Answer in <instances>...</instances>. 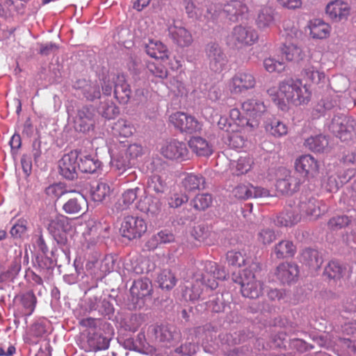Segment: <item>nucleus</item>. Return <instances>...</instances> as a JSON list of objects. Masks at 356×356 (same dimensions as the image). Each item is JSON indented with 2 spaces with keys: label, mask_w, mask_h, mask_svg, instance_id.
I'll list each match as a JSON object with an SVG mask.
<instances>
[{
  "label": "nucleus",
  "mask_w": 356,
  "mask_h": 356,
  "mask_svg": "<svg viewBox=\"0 0 356 356\" xmlns=\"http://www.w3.org/2000/svg\"><path fill=\"white\" fill-rule=\"evenodd\" d=\"M226 276V273L218 269L216 262H195L192 272L193 283L185 286L182 296L186 300H197L202 293L203 286L211 290L215 289L218 285L217 280H224Z\"/></svg>",
  "instance_id": "nucleus-1"
},
{
  "label": "nucleus",
  "mask_w": 356,
  "mask_h": 356,
  "mask_svg": "<svg viewBox=\"0 0 356 356\" xmlns=\"http://www.w3.org/2000/svg\"><path fill=\"white\" fill-rule=\"evenodd\" d=\"M268 93L282 111L287 110L290 106L307 104L312 95L307 85L299 79L292 78L280 81L278 88H269Z\"/></svg>",
  "instance_id": "nucleus-2"
},
{
  "label": "nucleus",
  "mask_w": 356,
  "mask_h": 356,
  "mask_svg": "<svg viewBox=\"0 0 356 356\" xmlns=\"http://www.w3.org/2000/svg\"><path fill=\"white\" fill-rule=\"evenodd\" d=\"M248 12L247 6L241 1L232 0L224 5H211L207 10L204 18L213 20L223 13L230 21L235 22L246 18Z\"/></svg>",
  "instance_id": "nucleus-3"
},
{
  "label": "nucleus",
  "mask_w": 356,
  "mask_h": 356,
  "mask_svg": "<svg viewBox=\"0 0 356 356\" xmlns=\"http://www.w3.org/2000/svg\"><path fill=\"white\" fill-rule=\"evenodd\" d=\"M259 268L257 263H252L244 269L239 276L234 279L241 285V291L244 297L257 298L262 293L263 283L256 279L255 271Z\"/></svg>",
  "instance_id": "nucleus-4"
},
{
  "label": "nucleus",
  "mask_w": 356,
  "mask_h": 356,
  "mask_svg": "<svg viewBox=\"0 0 356 356\" xmlns=\"http://www.w3.org/2000/svg\"><path fill=\"white\" fill-rule=\"evenodd\" d=\"M330 130L341 141L353 139L356 130V120L344 115H336L329 127Z\"/></svg>",
  "instance_id": "nucleus-5"
},
{
  "label": "nucleus",
  "mask_w": 356,
  "mask_h": 356,
  "mask_svg": "<svg viewBox=\"0 0 356 356\" xmlns=\"http://www.w3.org/2000/svg\"><path fill=\"white\" fill-rule=\"evenodd\" d=\"M147 229V225L145 219L129 215L123 218L120 231L123 237L134 240L140 238Z\"/></svg>",
  "instance_id": "nucleus-6"
},
{
  "label": "nucleus",
  "mask_w": 356,
  "mask_h": 356,
  "mask_svg": "<svg viewBox=\"0 0 356 356\" xmlns=\"http://www.w3.org/2000/svg\"><path fill=\"white\" fill-rule=\"evenodd\" d=\"M256 78L250 70L237 72L228 82V88L232 94H241L256 86Z\"/></svg>",
  "instance_id": "nucleus-7"
},
{
  "label": "nucleus",
  "mask_w": 356,
  "mask_h": 356,
  "mask_svg": "<svg viewBox=\"0 0 356 356\" xmlns=\"http://www.w3.org/2000/svg\"><path fill=\"white\" fill-rule=\"evenodd\" d=\"M259 38L256 30L251 26H236L228 37L229 42L235 46H251Z\"/></svg>",
  "instance_id": "nucleus-8"
},
{
  "label": "nucleus",
  "mask_w": 356,
  "mask_h": 356,
  "mask_svg": "<svg viewBox=\"0 0 356 356\" xmlns=\"http://www.w3.org/2000/svg\"><path fill=\"white\" fill-rule=\"evenodd\" d=\"M321 203L312 196L301 195L295 207L302 216L309 217L312 220H315L325 212L324 209L321 207Z\"/></svg>",
  "instance_id": "nucleus-9"
},
{
  "label": "nucleus",
  "mask_w": 356,
  "mask_h": 356,
  "mask_svg": "<svg viewBox=\"0 0 356 356\" xmlns=\"http://www.w3.org/2000/svg\"><path fill=\"white\" fill-rule=\"evenodd\" d=\"M169 120L182 132L193 134L202 129V124L195 118L183 112H176L172 114Z\"/></svg>",
  "instance_id": "nucleus-10"
},
{
  "label": "nucleus",
  "mask_w": 356,
  "mask_h": 356,
  "mask_svg": "<svg viewBox=\"0 0 356 356\" xmlns=\"http://www.w3.org/2000/svg\"><path fill=\"white\" fill-rule=\"evenodd\" d=\"M280 176L276 181L275 187L278 193L282 195H292L299 190L301 179L285 168L280 170Z\"/></svg>",
  "instance_id": "nucleus-11"
},
{
  "label": "nucleus",
  "mask_w": 356,
  "mask_h": 356,
  "mask_svg": "<svg viewBox=\"0 0 356 356\" xmlns=\"http://www.w3.org/2000/svg\"><path fill=\"white\" fill-rule=\"evenodd\" d=\"M60 175L67 179L73 180L77 177L79 170V154L76 151H72L64 154L58 161Z\"/></svg>",
  "instance_id": "nucleus-12"
},
{
  "label": "nucleus",
  "mask_w": 356,
  "mask_h": 356,
  "mask_svg": "<svg viewBox=\"0 0 356 356\" xmlns=\"http://www.w3.org/2000/svg\"><path fill=\"white\" fill-rule=\"evenodd\" d=\"M206 54L210 69L216 72H222L227 63V57L216 43H209L206 47Z\"/></svg>",
  "instance_id": "nucleus-13"
},
{
  "label": "nucleus",
  "mask_w": 356,
  "mask_h": 356,
  "mask_svg": "<svg viewBox=\"0 0 356 356\" xmlns=\"http://www.w3.org/2000/svg\"><path fill=\"white\" fill-rule=\"evenodd\" d=\"M149 333L165 346H172L179 339V332L172 325H152L149 327Z\"/></svg>",
  "instance_id": "nucleus-14"
},
{
  "label": "nucleus",
  "mask_w": 356,
  "mask_h": 356,
  "mask_svg": "<svg viewBox=\"0 0 356 356\" xmlns=\"http://www.w3.org/2000/svg\"><path fill=\"white\" fill-rule=\"evenodd\" d=\"M70 227L68 218L63 215H56L49 223L48 230L60 245L66 243L65 232Z\"/></svg>",
  "instance_id": "nucleus-15"
},
{
  "label": "nucleus",
  "mask_w": 356,
  "mask_h": 356,
  "mask_svg": "<svg viewBox=\"0 0 356 356\" xmlns=\"http://www.w3.org/2000/svg\"><path fill=\"white\" fill-rule=\"evenodd\" d=\"M233 195L238 200H248L250 198L265 197L270 195L268 189L254 186L251 184H241L237 185L232 191Z\"/></svg>",
  "instance_id": "nucleus-16"
},
{
  "label": "nucleus",
  "mask_w": 356,
  "mask_h": 356,
  "mask_svg": "<svg viewBox=\"0 0 356 356\" xmlns=\"http://www.w3.org/2000/svg\"><path fill=\"white\" fill-rule=\"evenodd\" d=\"M161 154L167 159L184 161L188 157V150L183 142L172 140L164 144L161 149Z\"/></svg>",
  "instance_id": "nucleus-17"
},
{
  "label": "nucleus",
  "mask_w": 356,
  "mask_h": 356,
  "mask_svg": "<svg viewBox=\"0 0 356 356\" xmlns=\"http://www.w3.org/2000/svg\"><path fill=\"white\" fill-rule=\"evenodd\" d=\"M168 33L173 42L181 47H188L193 42L190 31L178 23L174 22L169 26Z\"/></svg>",
  "instance_id": "nucleus-18"
},
{
  "label": "nucleus",
  "mask_w": 356,
  "mask_h": 356,
  "mask_svg": "<svg viewBox=\"0 0 356 356\" xmlns=\"http://www.w3.org/2000/svg\"><path fill=\"white\" fill-rule=\"evenodd\" d=\"M295 168L297 172L305 177H314L318 172L319 163L314 156L305 154L296 160Z\"/></svg>",
  "instance_id": "nucleus-19"
},
{
  "label": "nucleus",
  "mask_w": 356,
  "mask_h": 356,
  "mask_svg": "<svg viewBox=\"0 0 356 356\" xmlns=\"http://www.w3.org/2000/svg\"><path fill=\"white\" fill-rule=\"evenodd\" d=\"M350 10L348 3L341 0H334L327 4L325 13L332 20L340 22L348 18Z\"/></svg>",
  "instance_id": "nucleus-20"
},
{
  "label": "nucleus",
  "mask_w": 356,
  "mask_h": 356,
  "mask_svg": "<svg viewBox=\"0 0 356 356\" xmlns=\"http://www.w3.org/2000/svg\"><path fill=\"white\" fill-rule=\"evenodd\" d=\"M298 266L294 263L283 262L275 270V275L282 284L295 282L298 276Z\"/></svg>",
  "instance_id": "nucleus-21"
},
{
  "label": "nucleus",
  "mask_w": 356,
  "mask_h": 356,
  "mask_svg": "<svg viewBox=\"0 0 356 356\" xmlns=\"http://www.w3.org/2000/svg\"><path fill=\"white\" fill-rule=\"evenodd\" d=\"M140 188L136 187L124 191L113 206V210L120 212L131 208L134 204H136Z\"/></svg>",
  "instance_id": "nucleus-22"
},
{
  "label": "nucleus",
  "mask_w": 356,
  "mask_h": 356,
  "mask_svg": "<svg viewBox=\"0 0 356 356\" xmlns=\"http://www.w3.org/2000/svg\"><path fill=\"white\" fill-rule=\"evenodd\" d=\"M152 291L151 282L147 278L135 280L130 289L131 300L134 304L143 303V298L149 296Z\"/></svg>",
  "instance_id": "nucleus-23"
},
{
  "label": "nucleus",
  "mask_w": 356,
  "mask_h": 356,
  "mask_svg": "<svg viewBox=\"0 0 356 356\" xmlns=\"http://www.w3.org/2000/svg\"><path fill=\"white\" fill-rule=\"evenodd\" d=\"M112 79L114 82L115 97L120 104H127L130 99L131 91L124 76L123 74L113 75Z\"/></svg>",
  "instance_id": "nucleus-24"
},
{
  "label": "nucleus",
  "mask_w": 356,
  "mask_h": 356,
  "mask_svg": "<svg viewBox=\"0 0 356 356\" xmlns=\"http://www.w3.org/2000/svg\"><path fill=\"white\" fill-rule=\"evenodd\" d=\"M95 110L92 107L85 106L79 111L75 120L76 127L80 131H90L94 126Z\"/></svg>",
  "instance_id": "nucleus-25"
},
{
  "label": "nucleus",
  "mask_w": 356,
  "mask_h": 356,
  "mask_svg": "<svg viewBox=\"0 0 356 356\" xmlns=\"http://www.w3.org/2000/svg\"><path fill=\"white\" fill-rule=\"evenodd\" d=\"M264 123L266 131L275 138L284 136L288 133L286 124L273 115H268Z\"/></svg>",
  "instance_id": "nucleus-26"
},
{
  "label": "nucleus",
  "mask_w": 356,
  "mask_h": 356,
  "mask_svg": "<svg viewBox=\"0 0 356 356\" xmlns=\"http://www.w3.org/2000/svg\"><path fill=\"white\" fill-rule=\"evenodd\" d=\"M242 110L246 115L247 119H250V122L257 121V118L260 117L266 111V106L263 102L257 99H248L242 104Z\"/></svg>",
  "instance_id": "nucleus-27"
},
{
  "label": "nucleus",
  "mask_w": 356,
  "mask_h": 356,
  "mask_svg": "<svg viewBox=\"0 0 356 356\" xmlns=\"http://www.w3.org/2000/svg\"><path fill=\"white\" fill-rule=\"evenodd\" d=\"M310 35L315 39H325L331 32L330 26L320 19L310 20L307 24Z\"/></svg>",
  "instance_id": "nucleus-28"
},
{
  "label": "nucleus",
  "mask_w": 356,
  "mask_h": 356,
  "mask_svg": "<svg viewBox=\"0 0 356 356\" xmlns=\"http://www.w3.org/2000/svg\"><path fill=\"white\" fill-rule=\"evenodd\" d=\"M145 48L146 53L152 58L161 60L168 58L167 47L158 39H148Z\"/></svg>",
  "instance_id": "nucleus-29"
},
{
  "label": "nucleus",
  "mask_w": 356,
  "mask_h": 356,
  "mask_svg": "<svg viewBox=\"0 0 356 356\" xmlns=\"http://www.w3.org/2000/svg\"><path fill=\"white\" fill-rule=\"evenodd\" d=\"M301 219V214L298 213L296 207H289L286 208L277 216L276 224L280 226L291 227Z\"/></svg>",
  "instance_id": "nucleus-30"
},
{
  "label": "nucleus",
  "mask_w": 356,
  "mask_h": 356,
  "mask_svg": "<svg viewBox=\"0 0 356 356\" xmlns=\"http://www.w3.org/2000/svg\"><path fill=\"white\" fill-rule=\"evenodd\" d=\"M191 149L199 156H209L213 153L212 146L200 136L192 137L188 141Z\"/></svg>",
  "instance_id": "nucleus-31"
},
{
  "label": "nucleus",
  "mask_w": 356,
  "mask_h": 356,
  "mask_svg": "<svg viewBox=\"0 0 356 356\" xmlns=\"http://www.w3.org/2000/svg\"><path fill=\"white\" fill-rule=\"evenodd\" d=\"M74 87L76 89H81L83 96L89 101H94L101 97L99 86L97 83H88L86 80H79Z\"/></svg>",
  "instance_id": "nucleus-32"
},
{
  "label": "nucleus",
  "mask_w": 356,
  "mask_h": 356,
  "mask_svg": "<svg viewBox=\"0 0 356 356\" xmlns=\"http://www.w3.org/2000/svg\"><path fill=\"white\" fill-rule=\"evenodd\" d=\"M282 54L289 62L298 63L302 60L305 54L302 48L295 43H285L282 49Z\"/></svg>",
  "instance_id": "nucleus-33"
},
{
  "label": "nucleus",
  "mask_w": 356,
  "mask_h": 356,
  "mask_svg": "<svg viewBox=\"0 0 356 356\" xmlns=\"http://www.w3.org/2000/svg\"><path fill=\"white\" fill-rule=\"evenodd\" d=\"M86 204V200L79 193H76V196L70 198L63 205V211L68 214L79 213L83 206Z\"/></svg>",
  "instance_id": "nucleus-34"
},
{
  "label": "nucleus",
  "mask_w": 356,
  "mask_h": 356,
  "mask_svg": "<svg viewBox=\"0 0 356 356\" xmlns=\"http://www.w3.org/2000/svg\"><path fill=\"white\" fill-rule=\"evenodd\" d=\"M273 252L278 259L291 257L295 254L296 246L291 241L282 240L275 245Z\"/></svg>",
  "instance_id": "nucleus-35"
},
{
  "label": "nucleus",
  "mask_w": 356,
  "mask_h": 356,
  "mask_svg": "<svg viewBox=\"0 0 356 356\" xmlns=\"http://www.w3.org/2000/svg\"><path fill=\"white\" fill-rule=\"evenodd\" d=\"M302 76L307 81L318 83L325 79V74L312 63H307L302 71Z\"/></svg>",
  "instance_id": "nucleus-36"
},
{
  "label": "nucleus",
  "mask_w": 356,
  "mask_h": 356,
  "mask_svg": "<svg viewBox=\"0 0 356 356\" xmlns=\"http://www.w3.org/2000/svg\"><path fill=\"white\" fill-rule=\"evenodd\" d=\"M328 140L323 135L311 136L305 140V145L310 150L316 152H323L327 148Z\"/></svg>",
  "instance_id": "nucleus-37"
},
{
  "label": "nucleus",
  "mask_w": 356,
  "mask_h": 356,
  "mask_svg": "<svg viewBox=\"0 0 356 356\" xmlns=\"http://www.w3.org/2000/svg\"><path fill=\"white\" fill-rule=\"evenodd\" d=\"M256 23L260 29L270 28L274 24V10L269 7L262 8L258 13Z\"/></svg>",
  "instance_id": "nucleus-38"
},
{
  "label": "nucleus",
  "mask_w": 356,
  "mask_h": 356,
  "mask_svg": "<svg viewBox=\"0 0 356 356\" xmlns=\"http://www.w3.org/2000/svg\"><path fill=\"white\" fill-rule=\"evenodd\" d=\"M301 259L303 262L314 269L319 268L323 264V259L319 252L313 249H305L303 250Z\"/></svg>",
  "instance_id": "nucleus-39"
},
{
  "label": "nucleus",
  "mask_w": 356,
  "mask_h": 356,
  "mask_svg": "<svg viewBox=\"0 0 356 356\" xmlns=\"http://www.w3.org/2000/svg\"><path fill=\"white\" fill-rule=\"evenodd\" d=\"M113 129L115 134L124 138L131 136L136 131L134 124L130 121L122 118L118 119L114 123Z\"/></svg>",
  "instance_id": "nucleus-40"
},
{
  "label": "nucleus",
  "mask_w": 356,
  "mask_h": 356,
  "mask_svg": "<svg viewBox=\"0 0 356 356\" xmlns=\"http://www.w3.org/2000/svg\"><path fill=\"white\" fill-rule=\"evenodd\" d=\"M225 143L232 149H241L245 145V139L238 128L232 129L231 132L223 136Z\"/></svg>",
  "instance_id": "nucleus-41"
},
{
  "label": "nucleus",
  "mask_w": 356,
  "mask_h": 356,
  "mask_svg": "<svg viewBox=\"0 0 356 356\" xmlns=\"http://www.w3.org/2000/svg\"><path fill=\"white\" fill-rule=\"evenodd\" d=\"M79 162V170L85 173H95L99 169L101 162L90 155L80 157Z\"/></svg>",
  "instance_id": "nucleus-42"
},
{
  "label": "nucleus",
  "mask_w": 356,
  "mask_h": 356,
  "mask_svg": "<svg viewBox=\"0 0 356 356\" xmlns=\"http://www.w3.org/2000/svg\"><path fill=\"white\" fill-rule=\"evenodd\" d=\"M111 164L114 170L121 174L130 168L131 161L128 156H126L124 152L121 150L118 154L111 156Z\"/></svg>",
  "instance_id": "nucleus-43"
},
{
  "label": "nucleus",
  "mask_w": 356,
  "mask_h": 356,
  "mask_svg": "<svg viewBox=\"0 0 356 356\" xmlns=\"http://www.w3.org/2000/svg\"><path fill=\"white\" fill-rule=\"evenodd\" d=\"M20 302L24 311V315L31 316L35 310L37 299L32 291H27L20 296Z\"/></svg>",
  "instance_id": "nucleus-44"
},
{
  "label": "nucleus",
  "mask_w": 356,
  "mask_h": 356,
  "mask_svg": "<svg viewBox=\"0 0 356 356\" xmlns=\"http://www.w3.org/2000/svg\"><path fill=\"white\" fill-rule=\"evenodd\" d=\"M254 164L253 159L250 156H241L233 163V172L236 175H241L248 172Z\"/></svg>",
  "instance_id": "nucleus-45"
},
{
  "label": "nucleus",
  "mask_w": 356,
  "mask_h": 356,
  "mask_svg": "<svg viewBox=\"0 0 356 356\" xmlns=\"http://www.w3.org/2000/svg\"><path fill=\"white\" fill-rule=\"evenodd\" d=\"M98 112L102 117L110 120L117 116L120 110L111 100L105 99L98 107Z\"/></svg>",
  "instance_id": "nucleus-46"
},
{
  "label": "nucleus",
  "mask_w": 356,
  "mask_h": 356,
  "mask_svg": "<svg viewBox=\"0 0 356 356\" xmlns=\"http://www.w3.org/2000/svg\"><path fill=\"white\" fill-rule=\"evenodd\" d=\"M183 186L186 190L192 191L204 188V179L200 175L188 174L183 180Z\"/></svg>",
  "instance_id": "nucleus-47"
},
{
  "label": "nucleus",
  "mask_w": 356,
  "mask_h": 356,
  "mask_svg": "<svg viewBox=\"0 0 356 356\" xmlns=\"http://www.w3.org/2000/svg\"><path fill=\"white\" fill-rule=\"evenodd\" d=\"M230 120L232 124H236L235 128L239 127H250L251 129L257 127L259 123L257 121L250 122V119L241 118V112L237 108H232L229 112Z\"/></svg>",
  "instance_id": "nucleus-48"
},
{
  "label": "nucleus",
  "mask_w": 356,
  "mask_h": 356,
  "mask_svg": "<svg viewBox=\"0 0 356 356\" xmlns=\"http://www.w3.org/2000/svg\"><path fill=\"white\" fill-rule=\"evenodd\" d=\"M109 342L110 339L98 333L92 334L88 339L90 349L94 351L107 349L109 347Z\"/></svg>",
  "instance_id": "nucleus-49"
},
{
  "label": "nucleus",
  "mask_w": 356,
  "mask_h": 356,
  "mask_svg": "<svg viewBox=\"0 0 356 356\" xmlns=\"http://www.w3.org/2000/svg\"><path fill=\"white\" fill-rule=\"evenodd\" d=\"M147 70L149 78L152 76V78L163 80L168 76L166 68L161 63L149 62L147 64ZM152 81H158V80H154V79Z\"/></svg>",
  "instance_id": "nucleus-50"
},
{
  "label": "nucleus",
  "mask_w": 356,
  "mask_h": 356,
  "mask_svg": "<svg viewBox=\"0 0 356 356\" xmlns=\"http://www.w3.org/2000/svg\"><path fill=\"white\" fill-rule=\"evenodd\" d=\"M111 193V188L107 183L101 181L91 191V197L93 201L101 202Z\"/></svg>",
  "instance_id": "nucleus-51"
},
{
  "label": "nucleus",
  "mask_w": 356,
  "mask_h": 356,
  "mask_svg": "<svg viewBox=\"0 0 356 356\" xmlns=\"http://www.w3.org/2000/svg\"><path fill=\"white\" fill-rule=\"evenodd\" d=\"M282 33V36L289 41L298 38L302 35L298 24L291 20L284 21Z\"/></svg>",
  "instance_id": "nucleus-52"
},
{
  "label": "nucleus",
  "mask_w": 356,
  "mask_h": 356,
  "mask_svg": "<svg viewBox=\"0 0 356 356\" xmlns=\"http://www.w3.org/2000/svg\"><path fill=\"white\" fill-rule=\"evenodd\" d=\"M174 241V236L166 232L161 231L156 234L153 235L147 242L149 248H156L159 245L171 243Z\"/></svg>",
  "instance_id": "nucleus-53"
},
{
  "label": "nucleus",
  "mask_w": 356,
  "mask_h": 356,
  "mask_svg": "<svg viewBox=\"0 0 356 356\" xmlns=\"http://www.w3.org/2000/svg\"><path fill=\"white\" fill-rule=\"evenodd\" d=\"M146 202L147 206L139 204L137 206V208L142 212L152 215H156L161 211V203L157 197L152 196L147 197L146 198Z\"/></svg>",
  "instance_id": "nucleus-54"
},
{
  "label": "nucleus",
  "mask_w": 356,
  "mask_h": 356,
  "mask_svg": "<svg viewBox=\"0 0 356 356\" xmlns=\"http://www.w3.org/2000/svg\"><path fill=\"white\" fill-rule=\"evenodd\" d=\"M158 282L162 289L167 290L172 289L177 282L174 274L169 270H163L158 276Z\"/></svg>",
  "instance_id": "nucleus-55"
},
{
  "label": "nucleus",
  "mask_w": 356,
  "mask_h": 356,
  "mask_svg": "<svg viewBox=\"0 0 356 356\" xmlns=\"http://www.w3.org/2000/svg\"><path fill=\"white\" fill-rule=\"evenodd\" d=\"M263 64L265 70L270 73H281L284 72L286 68V65L283 61L277 60L272 56L266 58L264 60Z\"/></svg>",
  "instance_id": "nucleus-56"
},
{
  "label": "nucleus",
  "mask_w": 356,
  "mask_h": 356,
  "mask_svg": "<svg viewBox=\"0 0 356 356\" xmlns=\"http://www.w3.org/2000/svg\"><path fill=\"white\" fill-rule=\"evenodd\" d=\"M352 220V216L349 217L346 215L337 216L330 219L327 226L332 230H338L348 226Z\"/></svg>",
  "instance_id": "nucleus-57"
},
{
  "label": "nucleus",
  "mask_w": 356,
  "mask_h": 356,
  "mask_svg": "<svg viewBox=\"0 0 356 356\" xmlns=\"http://www.w3.org/2000/svg\"><path fill=\"white\" fill-rule=\"evenodd\" d=\"M148 189L157 194L164 193L166 184L162 177L158 175H153L150 177L147 183Z\"/></svg>",
  "instance_id": "nucleus-58"
},
{
  "label": "nucleus",
  "mask_w": 356,
  "mask_h": 356,
  "mask_svg": "<svg viewBox=\"0 0 356 356\" xmlns=\"http://www.w3.org/2000/svg\"><path fill=\"white\" fill-rule=\"evenodd\" d=\"M212 203V197L209 193L198 194L192 201L193 207L197 210H205Z\"/></svg>",
  "instance_id": "nucleus-59"
},
{
  "label": "nucleus",
  "mask_w": 356,
  "mask_h": 356,
  "mask_svg": "<svg viewBox=\"0 0 356 356\" xmlns=\"http://www.w3.org/2000/svg\"><path fill=\"white\" fill-rule=\"evenodd\" d=\"M46 194L51 198H59L63 195L73 193L74 191H67L64 184L62 183H56L49 186L45 190Z\"/></svg>",
  "instance_id": "nucleus-60"
},
{
  "label": "nucleus",
  "mask_w": 356,
  "mask_h": 356,
  "mask_svg": "<svg viewBox=\"0 0 356 356\" xmlns=\"http://www.w3.org/2000/svg\"><path fill=\"white\" fill-rule=\"evenodd\" d=\"M276 238L274 230L269 227L261 229L257 234V241L259 243L266 245L273 243Z\"/></svg>",
  "instance_id": "nucleus-61"
},
{
  "label": "nucleus",
  "mask_w": 356,
  "mask_h": 356,
  "mask_svg": "<svg viewBox=\"0 0 356 356\" xmlns=\"http://www.w3.org/2000/svg\"><path fill=\"white\" fill-rule=\"evenodd\" d=\"M200 90L204 94V97L211 102L217 101L220 97V90L215 86L204 84L200 86Z\"/></svg>",
  "instance_id": "nucleus-62"
},
{
  "label": "nucleus",
  "mask_w": 356,
  "mask_h": 356,
  "mask_svg": "<svg viewBox=\"0 0 356 356\" xmlns=\"http://www.w3.org/2000/svg\"><path fill=\"white\" fill-rule=\"evenodd\" d=\"M325 273L330 278L338 279L342 275L343 268L338 261H332L326 266Z\"/></svg>",
  "instance_id": "nucleus-63"
},
{
  "label": "nucleus",
  "mask_w": 356,
  "mask_h": 356,
  "mask_svg": "<svg viewBox=\"0 0 356 356\" xmlns=\"http://www.w3.org/2000/svg\"><path fill=\"white\" fill-rule=\"evenodd\" d=\"M227 260L229 265L241 266L248 263L247 259L240 252L229 251L227 253Z\"/></svg>",
  "instance_id": "nucleus-64"
}]
</instances>
